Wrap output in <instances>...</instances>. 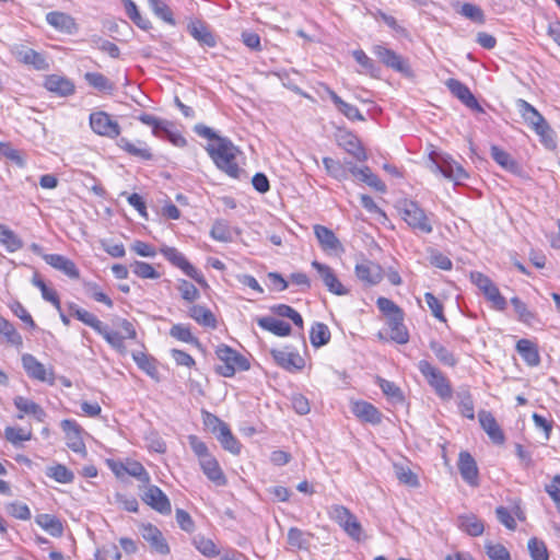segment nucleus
Instances as JSON below:
<instances>
[{
  "label": "nucleus",
  "mask_w": 560,
  "mask_h": 560,
  "mask_svg": "<svg viewBox=\"0 0 560 560\" xmlns=\"http://www.w3.org/2000/svg\"><path fill=\"white\" fill-rule=\"evenodd\" d=\"M417 366L428 384L441 399L450 400L452 398L453 388L451 382L440 369L427 360H420Z\"/></svg>",
  "instance_id": "obj_3"
},
{
  "label": "nucleus",
  "mask_w": 560,
  "mask_h": 560,
  "mask_svg": "<svg viewBox=\"0 0 560 560\" xmlns=\"http://www.w3.org/2000/svg\"><path fill=\"white\" fill-rule=\"evenodd\" d=\"M445 84L451 93L468 108L482 112V107L479 105L477 98L474 96L467 85L457 79H448Z\"/></svg>",
  "instance_id": "obj_19"
},
{
  "label": "nucleus",
  "mask_w": 560,
  "mask_h": 560,
  "mask_svg": "<svg viewBox=\"0 0 560 560\" xmlns=\"http://www.w3.org/2000/svg\"><path fill=\"white\" fill-rule=\"evenodd\" d=\"M189 316L199 325L214 329L217 319L214 314L203 305H192L188 311Z\"/></svg>",
  "instance_id": "obj_38"
},
{
  "label": "nucleus",
  "mask_w": 560,
  "mask_h": 560,
  "mask_svg": "<svg viewBox=\"0 0 560 560\" xmlns=\"http://www.w3.org/2000/svg\"><path fill=\"white\" fill-rule=\"evenodd\" d=\"M140 533L153 551L160 555L170 553V546L163 537L162 532L156 526L152 524H144L141 526Z\"/></svg>",
  "instance_id": "obj_15"
},
{
  "label": "nucleus",
  "mask_w": 560,
  "mask_h": 560,
  "mask_svg": "<svg viewBox=\"0 0 560 560\" xmlns=\"http://www.w3.org/2000/svg\"><path fill=\"white\" fill-rule=\"evenodd\" d=\"M215 354L222 364L217 366V372L224 377H232L237 370L246 371L249 369L248 361L236 350L226 345H219Z\"/></svg>",
  "instance_id": "obj_4"
},
{
  "label": "nucleus",
  "mask_w": 560,
  "mask_h": 560,
  "mask_svg": "<svg viewBox=\"0 0 560 560\" xmlns=\"http://www.w3.org/2000/svg\"><path fill=\"white\" fill-rule=\"evenodd\" d=\"M337 143L347 153L352 155L359 162H365L368 160V154L365 149L362 147L359 138L352 132H341L337 137Z\"/></svg>",
  "instance_id": "obj_16"
},
{
  "label": "nucleus",
  "mask_w": 560,
  "mask_h": 560,
  "mask_svg": "<svg viewBox=\"0 0 560 560\" xmlns=\"http://www.w3.org/2000/svg\"><path fill=\"white\" fill-rule=\"evenodd\" d=\"M117 144L120 149H122L132 156L139 158L144 161H149L152 159L151 149L143 141L138 140L137 142H131L127 138H120Z\"/></svg>",
  "instance_id": "obj_32"
},
{
  "label": "nucleus",
  "mask_w": 560,
  "mask_h": 560,
  "mask_svg": "<svg viewBox=\"0 0 560 560\" xmlns=\"http://www.w3.org/2000/svg\"><path fill=\"white\" fill-rule=\"evenodd\" d=\"M210 235L215 241L228 243L233 240L234 231L226 222L217 221L211 229Z\"/></svg>",
  "instance_id": "obj_59"
},
{
  "label": "nucleus",
  "mask_w": 560,
  "mask_h": 560,
  "mask_svg": "<svg viewBox=\"0 0 560 560\" xmlns=\"http://www.w3.org/2000/svg\"><path fill=\"white\" fill-rule=\"evenodd\" d=\"M163 256L174 266L182 269L186 276L200 284H206L203 276L192 265L188 262L185 256L174 247H164L161 249Z\"/></svg>",
  "instance_id": "obj_10"
},
{
  "label": "nucleus",
  "mask_w": 560,
  "mask_h": 560,
  "mask_svg": "<svg viewBox=\"0 0 560 560\" xmlns=\"http://www.w3.org/2000/svg\"><path fill=\"white\" fill-rule=\"evenodd\" d=\"M127 16L141 30H149L151 27V23L147 18H143L137 4L132 0H121Z\"/></svg>",
  "instance_id": "obj_51"
},
{
  "label": "nucleus",
  "mask_w": 560,
  "mask_h": 560,
  "mask_svg": "<svg viewBox=\"0 0 560 560\" xmlns=\"http://www.w3.org/2000/svg\"><path fill=\"white\" fill-rule=\"evenodd\" d=\"M84 80L89 85L103 93L112 94L115 90L114 83L100 72H86Z\"/></svg>",
  "instance_id": "obj_41"
},
{
  "label": "nucleus",
  "mask_w": 560,
  "mask_h": 560,
  "mask_svg": "<svg viewBox=\"0 0 560 560\" xmlns=\"http://www.w3.org/2000/svg\"><path fill=\"white\" fill-rule=\"evenodd\" d=\"M431 168L433 172L442 174L445 178L454 180L456 184L468 177L465 170L458 163L444 158L441 160L431 159Z\"/></svg>",
  "instance_id": "obj_13"
},
{
  "label": "nucleus",
  "mask_w": 560,
  "mask_h": 560,
  "mask_svg": "<svg viewBox=\"0 0 560 560\" xmlns=\"http://www.w3.org/2000/svg\"><path fill=\"white\" fill-rule=\"evenodd\" d=\"M116 325L122 330V332L110 329L107 325L103 324L101 330L97 331L106 342L119 353L126 352L125 339H136L137 331L126 318H118Z\"/></svg>",
  "instance_id": "obj_5"
},
{
  "label": "nucleus",
  "mask_w": 560,
  "mask_h": 560,
  "mask_svg": "<svg viewBox=\"0 0 560 560\" xmlns=\"http://www.w3.org/2000/svg\"><path fill=\"white\" fill-rule=\"evenodd\" d=\"M511 304L513 305L520 322L526 325H532L536 320V314L528 310L527 305L520 298H512Z\"/></svg>",
  "instance_id": "obj_56"
},
{
  "label": "nucleus",
  "mask_w": 560,
  "mask_h": 560,
  "mask_svg": "<svg viewBox=\"0 0 560 560\" xmlns=\"http://www.w3.org/2000/svg\"><path fill=\"white\" fill-rule=\"evenodd\" d=\"M192 544L196 549L207 558H214L220 553V550L213 540L205 537L203 535H196L192 538Z\"/></svg>",
  "instance_id": "obj_50"
},
{
  "label": "nucleus",
  "mask_w": 560,
  "mask_h": 560,
  "mask_svg": "<svg viewBox=\"0 0 560 560\" xmlns=\"http://www.w3.org/2000/svg\"><path fill=\"white\" fill-rule=\"evenodd\" d=\"M491 158L503 168L514 172L517 170V163L513 158L504 151L503 149L499 148L498 145L491 147Z\"/></svg>",
  "instance_id": "obj_54"
},
{
  "label": "nucleus",
  "mask_w": 560,
  "mask_h": 560,
  "mask_svg": "<svg viewBox=\"0 0 560 560\" xmlns=\"http://www.w3.org/2000/svg\"><path fill=\"white\" fill-rule=\"evenodd\" d=\"M90 127L96 135L109 139H116L121 131L119 124L102 110L90 115Z\"/></svg>",
  "instance_id": "obj_8"
},
{
  "label": "nucleus",
  "mask_w": 560,
  "mask_h": 560,
  "mask_svg": "<svg viewBox=\"0 0 560 560\" xmlns=\"http://www.w3.org/2000/svg\"><path fill=\"white\" fill-rule=\"evenodd\" d=\"M355 171V180L363 183L376 191H385L386 185L381 180V178L374 174L369 166H362V170Z\"/></svg>",
  "instance_id": "obj_39"
},
{
  "label": "nucleus",
  "mask_w": 560,
  "mask_h": 560,
  "mask_svg": "<svg viewBox=\"0 0 560 560\" xmlns=\"http://www.w3.org/2000/svg\"><path fill=\"white\" fill-rule=\"evenodd\" d=\"M200 468L207 478L215 483L217 486H225L226 478L218 463V460L211 456L207 459L199 462Z\"/></svg>",
  "instance_id": "obj_31"
},
{
  "label": "nucleus",
  "mask_w": 560,
  "mask_h": 560,
  "mask_svg": "<svg viewBox=\"0 0 560 560\" xmlns=\"http://www.w3.org/2000/svg\"><path fill=\"white\" fill-rule=\"evenodd\" d=\"M66 435L67 446L81 456H86V447L83 441L84 430L74 420L65 419L60 423Z\"/></svg>",
  "instance_id": "obj_9"
},
{
  "label": "nucleus",
  "mask_w": 560,
  "mask_h": 560,
  "mask_svg": "<svg viewBox=\"0 0 560 560\" xmlns=\"http://www.w3.org/2000/svg\"><path fill=\"white\" fill-rule=\"evenodd\" d=\"M314 233L324 250L337 252L341 248L339 240L334 232L326 226L315 225Z\"/></svg>",
  "instance_id": "obj_34"
},
{
  "label": "nucleus",
  "mask_w": 560,
  "mask_h": 560,
  "mask_svg": "<svg viewBox=\"0 0 560 560\" xmlns=\"http://www.w3.org/2000/svg\"><path fill=\"white\" fill-rule=\"evenodd\" d=\"M312 267L317 271L324 285L329 292L336 295H346L349 293L348 289H346V287L339 281L336 273L329 266L314 260L312 262Z\"/></svg>",
  "instance_id": "obj_12"
},
{
  "label": "nucleus",
  "mask_w": 560,
  "mask_h": 560,
  "mask_svg": "<svg viewBox=\"0 0 560 560\" xmlns=\"http://www.w3.org/2000/svg\"><path fill=\"white\" fill-rule=\"evenodd\" d=\"M5 439L13 445H18L22 442L30 441L32 439V431L23 428L8 427L4 431Z\"/></svg>",
  "instance_id": "obj_63"
},
{
  "label": "nucleus",
  "mask_w": 560,
  "mask_h": 560,
  "mask_svg": "<svg viewBox=\"0 0 560 560\" xmlns=\"http://www.w3.org/2000/svg\"><path fill=\"white\" fill-rule=\"evenodd\" d=\"M327 514L351 539L355 541L363 539V527L358 517L348 508L341 504H332L328 508Z\"/></svg>",
  "instance_id": "obj_2"
},
{
  "label": "nucleus",
  "mask_w": 560,
  "mask_h": 560,
  "mask_svg": "<svg viewBox=\"0 0 560 560\" xmlns=\"http://www.w3.org/2000/svg\"><path fill=\"white\" fill-rule=\"evenodd\" d=\"M170 335L183 342L199 345V340L191 334L190 328L184 324L173 325Z\"/></svg>",
  "instance_id": "obj_61"
},
{
  "label": "nucleus",
  "mask_w": 560,
  "mask_h": 560,
  "mask_svg": "<svg viewBox=\"0 0 560 560\" xmlns=\"http://www.w3.org/2000/svg\"><path fill=\"white\" fill-rule=\"evenodd\" d=\"M46 475L59 483H70L74 480V474L61 464L47 467Z\"/></svg>",
  "instance_id": "obj_52"
},
{
  "label": "nucleus",
  "mask_w": 560,
  "mask_h": 560,
  "mask_svg": "<svg viewBox=\"0 0 560 560\" xmlns=\"http://www.w3.org/2000/svg\"><path fill=\"white\" fill-rule=\"evenodd\" d=\"M311 541V534L304 533L303 530L291 527L288 532V542L291 547L296 549H307Z\"/></svg>",
  "instance_id": "obj_55"
},
{
  "label": "nucleus",
  "mask_w": 560,
  "mask_h": 560,
  "mask_svg": "<svg viewBox=\"0 0 560 560\" xmlns=\"http://www.w3.org/2000/svg\"><path fill=\"white\" fill-rule=\"evenodd\" d=\"M218 441L221 443L222 447L230 453L237 455L241 452V444L237 439L232 434L229 425L222 427L215 434Z\"/></svg>",
  "instance_id": "obj_46"
},
{
  "label": "nucleus",
  "mask_w": 560,
  "mask_h": 560,
  "mask_svg": "<svg viewBox=\"0 0 560 560\" xmlns=\"http://www.w3.org/2000/svg\"><path fill=\"white\" fill-rule=\"evenodd\" d=\"M470 281L479 289L488 302H490L497 311H504L508 302L500 293L495 283L486 275L479 271L470 272Z\"/></svg>",
  "instance_id": "obj_6"
},
{
  "label": "nucleus",
  "mask_w": 560,
  "mask_h": 560,
  "mask_svg": "<svg viewBox=\"0 0 560 560\" xmlns=\"http://www.w3.org/2000/svg\"><path fill=\"white\" fill-rule=\"evenodd\" d=\"M0 245L10 253H14L23 246L20 237L5 225H0Z\"/></svg>",
  "instance_id": "obj_47"
},
{
  "label": "nucleus",
  "mask_w": 560,
  "mask_h": 560,
  "mask_svg": "<svg viewBox=\"0 0 560 560\" xmlns=\"http://www.w3.org/2000/svg\"><path fill=\"white\" fill-rule=\"evenodd\" d=\"M46 22L56 31L74 34L78 30L75 20L68 13L51 11L46 14Z\"/></svg>",
  "instance_id": "obj_23"
},
{
  "label": "nucleus",
  "mask_w": 560,
  "mask_h": 560,
  "mask_svg": "<svg viewBox=\"0 0 560 560\" xmlns=\"http://www.w3.org/2000/svg\"><path fill=\"white\" fill-rule=\"evenodd\" d=\"M351 411L360 420L372 424H378L382 421L381 412L368 401L359 400L352 402Z\"/></svg>",
  "instance_id": "obj_28"
},
{
  "label": "nucleus",
  "mask_w": 560,
  "mask_h": 560,
  "mask_svg": "<svg viewBox=\"0 0 560 560\" xmlns=\"http://www.w3.org/2000/svg\"><path fill=\"white\" fill-rule=\"evenodd\" d=\"M13 401L14 406L21 412L20 415H18L19 419H23L24 415H32L36 420L44 421L46 412L35 401L23 396H16Z\"/></svg>",
  "instance_id": "obj_29"
},
{
  "label": "nucleus",
  "mask_w": 560,
  "mask_h": 560,
  "mask_svg": "<svg viewBox=\"0 0 560 560\" xmlns=\"http://www.w3.org/2000/svg\"><path fill=\"white\" fill-rule=\"evenodd\" d=\"M43 259L46 264L63 272L71 279H78L80 276L79 269L77 268L75 264L63 255L47 254L43 255Z\"/></svg>",
  "instance_id": "obj_27"
},
{
  "label": "nucleus",
  "mask_w": 560,
  "mask_h": 560,
  "mask_svg": "<svg viewBox=\"0 0 560 560\" xmlns=\"http://www.w3.org/2000/svg\"><path fill=\"white\" fill-rule=\"evenodd\" d=\"M257 324L260 328L279 337H285L291 334L290 324L272 316L259 317L257 318Z\"/></svg>",
  "instance_id": "obj_33"
},
{
  "label": "nucleus",
  "mask_w": 560,
  "mask_h": 560,
  "mask_svg": "<svg viewBox=\"0 0 560 560\" xmlns=\"http://www.w3.org/2000/svg\"><path fill=\"white\" fill-rule=\"evenodd\" d=\"M485 550L490 560H511L509 550L501 544L486 541Z\"/></svg>",
  "instance_id": "obj_64"
},
{
  "label": "nucleus",
  "mask_w": 560,
  "mask_h": 560,
  "mask_svg": "<svg viewBox=\"0 0 560 560\" xmlns=\"http://www.w3.org/2000/svg\"><path fill=\"white\" fill-rule=\"evenodd\" d=\"M429 347L443 365L454 368L457 364L455 354L442 343L431 340Z\"/></svg>",
  "instance_id": "obj_45"
},
{
  "label": "nucleus",
  "mask_w": 560,
  "mask_h": 560,
  "mask_svg": "<svg viewBox=\"0 0 560 560\" xmlns=\"http://www.w3.org/2000/svg\"><path fill=\"white\" fill-rule=\"evenodd\" d=\"M155 137L167 139L172 144L178 148H183L187 144L186 139L178 130L174 128V125L168 120H164L160 128V135H155Z\"/></svg>",
  "instance_id": "obj_42"
},
{
  "label": "nucleus",
  "mask_w": 560,
  "mask_h": 560,
  "mask_svg": "<svg viewBox=\"0 0 560 560\" xmlns=\"http://www.w3.org/2000/svg\"><path fill=\"white\" fill-rule=\"evenodd\" d=\"M394 471L399 482L410 488H418L420 486L418 476L408 466L395 464Z\"/></svg>",
  "instance_id": "obj_53"
},
{
  "label": "nucleus",
  "mask_w": 560,
  "mask_h": 560,
  "mask_svg": "<svg viewBox=\"0 0 560 560\" xmlns=\"http://www.w3.org/2000/svg\"><path fill=\"white\" fill-rule=\"evenodd\" d=\"M374 55L388 68L397 72L405 73L409 70L408 63L400 55L383 45H376L373 48Z\"/></svg>",
  "instance_id": "obj_17"
},
{
  "label": "nucleus",
  "mask_w": 560,
  "mask_h": 560,
  "mask_svg": "<svg viewBox=\"0 0 560 560\" xmlns=\"http://www.w3.org/2000/svg\"><path fill=\"white\" fill-rule=\"evenodd\" d=\"M354 271L359 280L370 285H375L383 279L382 267L371 260H363L357 264Z\"/></svg>",
  "instance_id": "obj_18"
},
{
  "label": "nucleus",
  "mask_w": 560,
  "mask_h": 560,
  "mask_svg": "<svg viewBox=\"0 0 560 560\" xmlns=\"http://www.w3.org/2000/svg\"><path fill=\"white\" fill-rule=\"evenodd\" d=\"M194 131L201 138L208 139L210 142L206 147V151L215 164V166L232 178H238L242 168L237 163V155L241 153L238 148L228 137L218 135L212 128L198 124L194 127Z\"/></svg>",
  "instance_id": "obj_1"
},
{
  "label": "nucleus",
  "mask_w": 560,
  "mask_h": 560,
  "mask_svg": "<svg viewBox=\"0 0 560 560\" xmlns=\"http://www.w3.org/2000/svg\"><path fill=\"white\" fill-rule=\"evenodd\" d=\"M14 58L28 67L37 71H47L50 68V63L45 54L36 51L23 44H15L10 49Z\"/></svg>",
  "instance_id": "obj_7"
},
{
  "label": "nucleus",
  "mask_w": 560,
  "mask_h": 560,
  "mask_svg": "<svg viewBox=\"0 0 560 560\" xmlns=\"http://www.w3.org/2000/svg\"><path fill=\"white\" fill-rule=\"evenodd\" d=\"M387 325L390 329V339L399 345H405L409 341V332L404 325V314L390 317L387 319Z\"/></svg>",
  "instance_id": "obj_36"
},
{
  "label": "nucleus",
  "mask_w": 560,
  "mask_h": 560,
  "mask_svg": "<svg viewBox=\"0 0 560 560\" xmlns=\"http://www.w3.org/2000/svg\"><path fill=\"white\" fill-rule=\"evenodd\" d=\"M149 7L156 18L161 19L170 25H175L173 12L170 7L162 0H149Z\"/></svg>",
  "instance_id": "obj_57"
},
{
  "label": "nucleus",
  "mask_w": 560,
  "mask_h": 560,
  "mask_svg": "<svg viewBox=\"0 0 560 560\" xmlns=\"http://www.w3.org/2000/svg\"><path fill=\"white\" fill-rule=\"evenodd\" d=\"M324 90L331 100V102L334 103L335 107L348 119L359 121L365 120L364 116L361 114L360 109L355 105L345 102L328 85H324Z\"/></svg>",
  "instance_id": "obj_26"
},
{
  "label": "nucleus",
  "mask_w": 560,
  "mask_h": 560,
  "mask_svg": "<svg viewBox=\"0 0 560 560\" xmlns=\"http://www.w3.org/2000/svg\"><path fill=\"white\" fill-rule=\"evenodd\" d=\"M458 470L464 479L470 486L478 485V467L474 457L468 452H460L458 455Z\"/></svg>",
  "instance_id": "obj_22"
},
{
  "label": "nucleus",
  "mask_w": 560,
  "mask_h": 560,
  "mask_svg": "<svg viewBox=\"0 0 560 560\" xmlns=\"http://www.w3.org/2000/svg\"><path fill=\"white\" fill-rule=\"evenodd\" d=\"M478 420L481 428L485 430V432L488 434V436L492 440L493 443L502 444L504 442V434L500 425L498 424L495 418L490 411L480 410L478 412Z\"/></svg>",
  "instance_id": "obj_25"
},
{
  "label": "nucleus",
  "mask_w": 560,
  "mask_h": 560,
  "mask_svg": "<svg viewBox=\"0 0 560 560\" xmlns=\"http://www.w3.org/2000/svg\"><path fill=\"white\" fill-rule=\"evenodd\" d=\"M310 340L313 347L319 348L325 346L330 340V331L327 325L323 323H315L310 331Z\"/></svg>",
  "instance_id": "obj_48"
},
{
  "label": "nucleus",
  "mask_w": 560,
  "mask_h": 560,
  "mask_svg": "<svg viewBox=\"0 0 560 560\" xmlns=\"http://www.w3.org/2000/svg\"><path fill=\"white\" fill-rule=\"evenodd\" d=\"M35 522L51 536H60L63 532L60 521L51 514H38Z\"/></svg>",
  "instance_id": "obj_43"
},
{
  "label": "nucleus",
  "mask_w": 560,
  "mask_h": 560,
  "mask_svg": "<svg viewBox=\"0 0 560 560\" xmlns=\"http://www.w3.org/2000/svg\"><path fill=\"white\" fill-rule=\"evenodd\" d=\"M69 310L73 316L77 317L80 322L93 328L96 332L101 330L102 323L94 314L89 311L79 307L77 304H70Z\"/></svg>",
  "instance_id": "obj_44"
},
{
  "label": "nucleus",
  "mask_w": 560,
  "mask_h": 560,
  "mask_svg": "<svg viewBox=\"0 0 560 560\" xmlns=\"http://www.w3.org/2000/svg\"><path fill=\"white\" fill-rule=\"evenodd\" d=\"M32 283L40 290L42 296L45 301L50 302L57 311H60V301L55 290L49 289L37 275L33 277Z\"/></svg>",
  "instance_id": "obj_58"
},
{
  "label": "nucleus",
  "mask_w": 560,
  "mask_h": 560,
  "mask_svg": "<svg viewBox=\"0 0 560 560\" xmlns=\"http://www.w3.org/2000/svg\"><path fill=\"white\" fill-rule=\"evenodd\" d=\"M516 107L524 119V121L534 131H542L547 127V120L545 117L527 101L523 98L516 100Z\"/></svg>",
  "instance_id": "obj_14"
},
{
  "label": "nucleus",
  "mask_w": 560,
  "mask_h": 560,
  "mask_svg": "<svg viewBox=\"0 0 560 560\" xmlns=\"http://www.w3.org/2000/svg\"><path fill=\"white\" fill-rule=\"evenodd\" d=\"M527 548L533 560H549V553L546 544L533 537L528 540Z\"/></svg>",
  "instance_id": "obj_62"
},
{
  "label": "nucleus",
  "mask_w": 560,
  "mask_h": 560,
  "mask_svg": "<svg viewBox=\"0 0 560 560\" xmlns=\"http://www.w3.org/2000/svg\"><path fill=\"white\" fill-rule=\"evenodd\" d=\"M457 527L469 536H481L485 530L483 522L474 514H462L456 521Z\"/></svg>",
  "instance_id": "obj_30"
},
{
  "label": "nucleus",
  "mask_w": 560,
  "mask_h": 560,
  "mask_svg": "<svg viewBox=\"0 0 560 560\" xmlns=\"http://www.w3.org/2000/svg\"><path fill=\"white\" fill-rule=\"evenodd\" d=\"M0 335L5 341L16 348L23 347V338L14 325L0 315Z\"/></svg>",
  "instance_id": "obj_40"
},
{
  "label": "nucleus",
  "mask_w": 560,
  "mask_h": 560,
  "mask_svg": "<svg viewBox=\"0 0 560 560\" xmlns=\"http://www.w3.org/2000/svg\"><path fill=\"white\" fill-rule=\"evenodd\" d=\"M323 164L327 173L338 179V180H346L348 179L347 171L343 167L342 162L331 159V158H324Z\"/></svg>",
  "instance_id": "obj_60"
},
{
  "label": "nucleus",
  "mask_w": 560,
  "mask_h": 560,
  "mask_svg": "<svg viewBox=\"0 0 560 560\" xmlns=\"http://www.w3.org/2000/svg\"><path fill=\"white\" fill-rule=\"evenodd\" d=\"M44 88L60 97H67L74 93V83L62 75L50 74L45 78Z\"/></svg>",
  "instance_id": "obj_21"
},
{
  "label": "nucleus",
  "mask_w": 560,
  "mask_h": 560,
  "mask_svg": "<svg viewBox=\"0 0 560 560\" xmlns=\"http://www.w3.org/2000/svg\"><path fill=\"white\" fill-rule=\"evenodd\" d=\"M271 354L277 364L289 372L301 371L305 365L304 359L298 352L272 350Z\"/></svg>",
  "instance_id": "obj_24"
},
{
  "label": "nucleus",
  "mask_w": 560,
  "mask_h": 560,
  "mask_svg": "<svg viewBox=\"0 0 560 560\" xmlns=\"http://www.w3.org/2000/svg\"><path fill=\"white\" fill-rule=\"evenodd\" d=\"M142 500L161 514H170L172 511L168 498L156 486L148 487L147 491L143 493Z\"/></svg>",
  "instance_id": "obj_20"
},
{
  "label": "nucleus",
  "mask_w": 560,
  "mask_h": 560,
  "mask_svg": "<svg viewBox=\"0 0 560 560\" xmlns=\"http://www.w3.org/2000/svg\"><path fill=\"white\" fill-rule=\"evenodd\" d=\"M21 360L23 369L31 378L54 384L55 375L52 369H47L33 354L30 353H24Z\"/></svg>",
  "instance_id": "obj_11"
},
{
  "label": "nucleus",
  "mask_w": 560,
  "mask_h": 560,
  "mask_svg": "<svg viewBox=\"0 0 560 560\" xmlns=\"http://www.w3.org/2000/svg\"><path fill=\"white\" fill-rule=\"evenodd\" d=\"M190 35L198 40L201 45L208 47L215 46V38L211 32L201 23H191L189 25Z\"/></svg>",
  "instance_id": "obj_49"
},
{
  "label": "nucleus",
  "mask_w": 560,
  "mask_h": 560,
  "mask_svg": "<svg viewBox=\"0 0 560 560\" xmlns=\"http://www.w3.org/2000/svg\"><path fill=\"white\" fill-rule=\"evenodd\" d=\"M401 219L413 230L421 233H430L432 231L431 222L425 212H399Z\"/></svg>",
  "instance_id": "obj_35"
},
{
  "label": "nucleus",
  "mask_w": 560,
  "mask_h": 560,
  "mask_svg": "<svg viewBox=\"0 0 560 560\" xmlns=\"http://www.w3.org/2000/svg\"><path fill=\"white\" fill-rule=\"evenodd\" d=\"M516 350L522 359L529 366H537L540 363V357L537 347L528 339H521L516 343Z\"/></svg>",
  "instance_id": "obj_37"
}]
</instances>
